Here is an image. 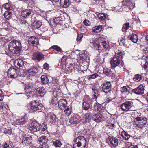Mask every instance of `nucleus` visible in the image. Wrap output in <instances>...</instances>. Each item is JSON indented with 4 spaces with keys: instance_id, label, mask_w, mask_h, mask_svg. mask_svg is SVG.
<instances>
[{
    "instance_id": "obj_39",
    "label": "nucleus",
    "mask_w": 148,
    "mask_h": 148,
    "mask_svg": "<svg viewBox=\"0 0 148 148\" xmlns=\"http://www.w3.org/2000/svg\"><path fill=\"white\" fill-rule=\"evenodd\" d=\"M52 142L53 145L56 147H60L62 145L61 142L57 140H54Z\"/></svg>"
},
{
    "instance_id": "obj_40",
    "label": "nucleus",
    "mask_w": 148,
    "mask_h": 148,
    "mask_svg": "<svg viewBox=\"0 0 148 148\" xmlns=\"http://www.w3.org/2000/svg\"><path fill=\"white\" fill-rule=\"evenodd\" d=\"M92 116V114L90 112L85 114L84 115V121H87L88 119H90Z\"/></svg>"
},
{
    "instance_id": "obj_17",
    "label": "nucleus",
    "mask_w": 148,
    "mask_h": 148,
    "mask_svg": "<svg viewBox=\"0 0 148 148\" xmlns=\"http://www.w3.org/2000/svg\"><path fill=\"white\" fill-rule=\"evenodd\" d=\"M135 120H136V121L140 124L143 125H145L147 122V119L144 116L137 117L135 118Z\"/></svg>"
},
{
    "instance_id": "obj_12",
    "label": "nucleus",
    "mask_w": 148,
    "mask_h": 148,
    "mask_svg": "<svg viewBox=\"0 0 148 148\" xmlns=\"http://www.w3.org/2000/svg\"><path fill=\"white\" fill-rule=\"evenodd\" d=\"M8 76L11 78H15L18 76L17 70L13 67H10L8 71Z\"/></svg>"
},
{
    "instance_id": "obj_61",
    "label": "nucleus",
    "mask_w": 148,
    "mask_h": 148,
    "mask_svg": "<svg viewBox=\"0 0 148 148\" xmlns=\"http://www.w3.org/2000/svg\"><path fill=\"white\" fill-rule=\"evenodd\" d=\"M20 23L21 24H25L26 25H28V23L26 22V21L24 20H21L20 21Z\"/></svg>"
},
{
    "instance_id": "obj_42",
    "label": "nucleus",
    "mask_w": 148,
    "mask_h": 148,
    "mask_svg": "<svg viewBox=\"0 0 148 148\" xmlns=\"http://www.w3.org/2000/svg\"><path fill=\"white\" fill-rule=\"evenodd\" d=\"M142 78V76L140 75L136 74L135 75L133 79L136 82H139L140 81Z\"/></svg>"
},
{
    "instance_id": "obj_27",
    "label": "nucleus",
    "mask_w": 148,
    "mask_h": 148,
    "mask_svg": "<svg viewBox=\"0 0 148 148\" xmlns=\"http://www.w3.org/2000/svg\"><path fill=\"white\" fill-rule=\"evenodd\" d=\"M60 3L61 5H63L64 8L67 7L69 5V0H60Z\"/></svg>"
},
{
    "instance_id": "obj_11",
    "label": "nucleus",
    "mask_w": 148,
    "mask_h": 148,
    "mask_svg": "<svg viewBox=\"0 0 148 148\" xmlns=\"http://www.w3.org/2000/svg\"><path fill=\"white\" fill-rule=\"evenodd\" d=\"M133 103L131 101H129L122 103L120 107L123 110L127 111L133 107Z\"/></svg>"
},
{
    "instance_id": "obj_50",
    "label": "nucleus",
    "mask_w": 148,
    "mask_h": 148,
    "mask_svg": "<svg viewBox=\"0 0 148 148\" xmlns=\"http://www.w3.org/2000/svg\"><path fill=\"white\" fill-rule=\"evenodd\" d=\"M4 104L3 103H0V112L2 114V112L4 111L6 109L5 107L4 106Z\"/></svg>"
},
{
    "instance_id": "obj_44",
    "label": "nucleus",
    "mask_w": 148,
    "mask_h": 148,
    "mask_svg": "<svg viewBox=\"0 0 148 148\" xmlns=\"http://www.w3.org/2000/svg\"><path fill=\"white\" fill-rule=\"evenodd\" d=\"M103 73L107 76H108L112 73L111 70L108 68H106L103 70Z\"/></svg>"
},
{
    "instance_id": "obj_57",
    "label": "nucleus",
    "mask_w": 148,
    "mask_h": 148,
    "mask_svg": "<svg viewBox=\"0 0 148 148\" xmlns=\"http://www.w3.org/2000/svg\"><path fill=\"white\" fill-rule=\"evenodd\" d=\"M4 96L3 92L1 90H0V100H2L3 99Z\"/></svg>"
},
{
    "instance_id": "obj_55",
    "label": "nucleus",
    "mask_w": 148,
    "mask_h": 148,
    "mask_svg": "<svg viewBox=\"0 0 148 148\" xmlns=\"http://www.w3.org/2000/svg\"><path fill=\"white\" fill-rule=\"evenodd\" d=\"M51 47L58 51H60L61 50V49L57 46H52Z\"/></svg>"
},
{
    "instance_id": "obj_2",
    "label": "nucleus",
    "mask_w": 148,
    "mask_h": 148,
    "mask_svg": "<svg viewBox=\"0 0 148 148\" xmlns=\"http://www.w3.org/2000/svg\"><path fill=\"white\" fill-rule=\"evenodd\" d=\"M90 45L93 48L99 50H106L109 47L106 41H103L101 38H98L93 40H90Z\"/></svg>"
},
{
    "instance_id": "obj_19",
    "label": "nucleus",
    "mask_w": 148,
    "mask_h": 148,
    "mask_svg": "<svg viewBox=\"0 0 148 148\" xmlns=\"http://www.w3.org/2000/svg\"><path fill=\"white\" fill-rule=\"evenodd\" d=\"M22 140V143L23 144L28 145L31 143L32 140L30 136L27 135L23 136Z\"/></svg>"
},
{
    "instance_id": "obj_22",
    "label": "nucleus",
    "mask_w": 148,
    "mask_h": 148,
    "mask_svg": "<svg viewBox=\"0 0 148 148\" xmlns=\"http://www.w3.org/2000/svg\"><path fill=\"white\" fill-rule=\"evenodd\" d=\"M120 134L123 139L127 141L128 140L129 138L132 137L127 132L124 130L121 131V132Z\"/></svg>"
},
{
    "instance_id": "obj_28",
    "label": "nucleus",
    "mask_w": 148,
    "mask_h": 148,
    "mask_svg": "<svg viewBox=\"0 0 148 148\" xmlns=\"http://www.w3.org/2000/svg\"><path fill=\"white\" fill-rule=\"evenodd\" d=\"M41 81L43 84H46L48 83L49 79L47 76L45 75H42L41 77Z\"/></svg>"
},
{
    "instance_id": "obj_45",
    "label": "nucleus",
    "mask_w": 148,
    "mask_h": 148,
    "mask_svg": "<svg viewBox=\"0 0 148 148\" xmlns=\"http://www.w3.org/2000/svg\"><path fill=\"white\" fill-rule=\"evenodd\" d=\"M2 131L4 133L11 134L12 132L10 128H3Z\"/></svg>"
},
{
    "instance_id": "obj_52",
    "label": "nucleus",
    "mask_w": 148,
    "mask_h": 148,
    "mask_svg": "<svg viewBox=\"0 0 148 148\" xmlns=\"http://www.w3.org/2000/svg\"><path fill=\"white\" fill-rule=\"evenodd\" d=\"M123 10V8H122V6L121 7H116L114 9V11L119 12H121Z\"/></svg>"
},
{
    "instance_id": "obj_49",
    "label": "nucleus",
    "mask_w": 148,
    "mask_h": 148,
    "mask_svg": "<svg viewBox=\"0 0 148 148\" xmlns=\"http://www.w3.org/2000/svg\"><path fill=\"white\" fill-rule=\"evenodd\" d=\"M142 53L144 56L148 57V47H145L143 49Z\"/></svg>"
},
{
    "instance_id": "obj_5",
    "label": "nucleus",
    "mask_w": 148,
    "mask_h": 148,
    "mask_svg": "<svg viewBox=\"0 0 148 148\" xmlns=\"http://www.w3.org/2000/svg\"><path fill=\"white\" fill-rule=\"evenodd\" d=\"M86 142L85 138L83 136H79L76 138L74 141L73 148H84Z\"/></svg>"
},
{
    "instance_id": "obj_30",
    "label": "nucleus",
    "mask_w": 148,
    "mask_h": 148,
    "mask_svg": "<svg viewBox=\"0 0 148 148\" xmlns=\"http://www.w3.org/2000/svg\"><path fill=\"white\" fill-rule=\"evenodd\" d=\"M48 141V137L45 136L40 137L38 140V143H45L47 142Z\"/></svg>"
},
{
    "instance_id": "obj_13",
    "label": "nucleus",
    "mask_w": 148,
    "mask_h": 148,
    "mask_svg": "<svg viewBox=\"0 0 148 148\" xmlns=\"http://www.w3.org/2000/svg\"><path fill=\"white\" fill-rule=\"evenodd\" d=\"M47 119L52 124H56L58 121L57 116L52 113H50L48 115Z\"/></svg>"
},
{
    "instance_id": "obj_37",
    "label": "nucleus",
    "mask_w": 148,
    "mask_h": 148,
    "mask_svg": "<svg viewBox=\"0 0 148 148\" xmlns=\"http://www.w3.org/2000/svg\"><path fill=\"white\" fill-rule=\"evenodd\" d=\"M65 66L66 69L68 71L71 72L73 71L72 70L73 69L74 67L72 64H67L65 65Z\"/></svg>"
},
{
    "instance_id": "obj_36",
    "label": "nucleus",
    "mask_w": 148,
    "mask_h": 148,
    "mask_svg": "<svg viewBox=\"0 0 148 148\" xmlns=\"http://www.w3.org/2000/svg\"><path fill=\"white\" fill-rule=\"evenodd\" d=\"M4 15L5 18L9 20L12 18V14L11 12L7 11L5 12Z\"/></svg>"
},
{
    "instance_id": "obj_48",
    "label": "nucleus",
    "mask_w": 148,
    "mask_h": 148,
    "mask_svg": "<svg viewBox=\"0 0 148 148\" xmlns=\"http://www.w3.org/2000/svg\"><path fill=\"white\" fill-rule=\"evenodd\" d=\"M129 23H127L123 25L122 28V31L124 32L127 30L129 27Z\"/></svg>"
},
{
    "instance_id": "obj_63",
    "label": "nucleus",
    "mask_w": 148,
    "mask_h": 148,
    "mask_svg": "<svg viewBox=\"0 0 148 148\" xmlns=\"http://www.w3.org/2000/svg\"><path fill=\"white\" fill-rule=\"evenodd\" d=\"M43 67L45 69H48L49 68V64L47 63H45L44 64Z\"/></svg>"
},
{
    "instance_id": "obj_41",
    "label": "nucleus",
    "mask_w": 148,
    "mask_h": 148,
    "mask_svg": "<svg viewBox=\"0 0 148 148\" xmlns=\"http://www.w3.org/2000/svg\"><path fill=\"white\" fill-rule=\"evenodd\" d=\"M57 95L56 96H54L53 97V98L51 100V103L52 104H54L56 105L58 102V100Z\"/></svg>"
},
{
    "instance_id": "obj_31",
    "label": "nucleus",
    "mask_w": 148,
    "mask_h": 148,
    "mask_svg": "<svg viewBox=\"0 0 148 148\" xmlns=\"http://www.w3.org/2000/svg\"><path fill=\"white\" fill-rule=\"evenodd\" d=\"M45 93V90L44 88L43 87H39L36 90L35 93L44 95Z\"/></svg>"
},
{
    "instance_id": "obj_43",
    "label": "nucleus",
    "mask_w": 148,
    "mask_h": 148,
    "mask_svg": "<svg viewBox=\"0 0 148 148\" xmlns=\"http://www.w3.org/2000/svg\"><path fill=\"white\" fill-rule=\"evenodd\" d=\"M2 7L8 10H11L12 9V7L10 5V4L8 3H6L2 5Z\"/></svg>"
},
{
    "instance_id": "obj_46",
    "label": "nucleus",
    "mask_w": 148,
    "mask_h": 148,
    "mask_svg": "<svg viewBox=\"0 0 148 148\" xmlns=\"http://www.w3.org/2000/svg\"><path fill=\"white\" fill-rule=\"evenodd\" d=\"M2 148H13V146L12 144L5 143L3 145Z\"/></svg>"
},
{
    "instance_id": "obj_25",
    "label": "nucleus",
    "mask_w": 148,
    "mask_h": 148,
    "mask_svg": "<svg viewBox=\"0 0 148 148\" xmlns=\"http://www.w3.org/2000/svg\"><path fill=\"white\" fill-rule=\"evenodd\" d=\"M28 42L32 45H36L38 43V39L35 36H32L29 38Z\"/></svg>"
},
{
    "instance_id": "obj_1",
    "label": "nucleus",
    "mask_w": 148,
    "mask_h": 148,
    "mask_svg": "<svg viewBox=\"0 0 148 148\" xmlns=\"http://www.w3.org/2000/svg\"><path fill=\"white\" fill-rule=\"evenodd\" d=\"M123 55V52L121 51H117L115 52V55L111 59V68L116 73L119 72L124 67V63L122 60Z\"/></svg>"
},
{
    "instance_id": "obj_35",
    "label": "nucleus",
    "mask_w": 148,
    "mask_h": 148,
    "mask_svg": "<svg viewBox=\"0 0 148 148\" xmlns=\"http://www.w3.org/2000/svg\"><path fill=\"white\" fill-rule=\"evenodd\" d=\"M130 39L132 42L136 43L138 40V36L136 34H132L130 37Z\"/></svg>"
},
{
    "instance_id": "obj_32",
    "label": "nucleus",
    "mask_w": 148,
    "mask_h": 148,
    "mask_svg": "<svg viewBox=\"0 0 148 148\" xmlns=\"http://www.w3.org/2000/svg\"><path fill=\"white\" fill-rule=\"evenodd\" d=\"M90 106V105L86 102L84 101L82 103V108L83 110H89Z\"/></svg>"
},
{
    "instance_id": "obj_26",
    "label": "nucleus",
    "mask_w": 148,
    "mask_h": 148,
    "mask_svg": "<svg viewBox=\"0 0 148 148\" xmlns=\"http://www.w3.org/2000/svg\"><path fill=\"white\" fill-rule=\"evenodd\" d=\"M102 115L101 114L94 115L92 117V119L96 122H99L101 119Z\"/></svg>"
},
{
    "instance_id": "obj_21",
    "label": "nucleus",
    "mask_w": 148,
    "mask_h": 148,
    "mask_svg": "<svg viewBox=\"0 0 148 148\" xmlns=\"http://www.w3.org/2000/svg\"><path fill=\"white\" fill-rule=\"evenodd\" d=\"M42 23L39 21L35 20L34 21L32 25V28L34 29H36L40 28L41 29Z\"/></svg>"
},
{
    "instance_id": "obj_10",
    "label": "nucleus",
    "mask_w": 148,
    "mask_h": 148,
    "mask_svg": "<svg viewBox=\"0 0 148 148\" xmlns=\"http://www.w3.org/2000/svg\"><path fill=\"white\" fill-rule=\"evenodd\" d=\"M35 85L30 84H27L25 86L24 89L25 91L27 94L33 95L35 94L36 88Z\"/></svg>"
},
{
    "instance_id": "obj_14",
    "label": "nucleus",
    "mask_w": 148,
    "mask_h": 148,
    "mask_svg": "<svg viewBox=\"0 0 148 148\" xmlns=\"http://www.w3.org/2000/svg\"><path fill=\"white\" fill-rule=\"evenodd\" d=\"M132 92L137 95H142L144 93V88L142 85H140L138 87L132 89Z\"/></svg>"
},
{
    "instance_id": "obj_53",
    "label": "nucleus",
    "mask_w": 148,
    "mask_h": 148,
    "mask_svg": "<svg viewBox=\"0 0 148 148\" xmlns=\"http://www.w3.org/2000/svg\"><path fill=\"white\" fill-rule=\"evenodd\" d=\"M38 131H39L40 132H41L42 134H44L47 132V130H46V126L45 125L44 126V127L42 128H40V129L38 130Z\"/></svg>"
},
{
    "instance_id": "obj_6",
    "label": "nucleus",
    "mask_w": 148,
    "mask_h": 148,
    "mask_svg": "<svg viewBox=\"0 0 148 148\" xmlns=\"http://www.w3.org/2000/svg\"><path fill=\"white\" fill-rule=\"evenodd\" d=\"M42 106V104L38 101L34 100L29 104L28 107L29 109L31 111L40 112V110H43Z\"/></svg>"
},
{
    "instance_id": "obj_38",
    "label": "nucleus",
    "mask_w": 148,
    "mask_h": 148,
    "mask_svg": "<svg viewBox=\"0 0 148 148\" xmlns=\"http://www.w3.org/2000/svg\"><path fill=\"white\" fill-rule=\"evenodd\" d=\"M69 122L71 124H75L77 123L78 119L76 117H73L70 119Z\"/></svg>"
},
{
    "instance_id": "obj_56",
    "label": "nucleus",
    "mask_w": 148,
    "mask_h": 148,
    "mask_svg": "<svg viewBox=\"0 0 148 148\" xmlns=\"http://www.w3.org/2000/svg\"><path fill=\"white\" fill-rule=\"evenodd\" d=\"M49 145L47 144L43 143L39 147V148H49Z\"/></svg>"
},
{
    "instance_id": "obj_58",
    "label": "nucleus",
    "mask_w": 148,
    "mask_h": 148,
    "mask_svg": "<svg viewBox=\"0 0 148 148\" xmlns=\"http://www.w3.org/2000/svg\"><path fill=\"white\" fill-rule=\"evenodd\" d=\"M89 22L90 21L88 20L85 19L83 23L85 26H88L90 25V24H89Z\"/></svg>"
},
{
    "instance_id": "obj_59",
    "label": "nucleus",
    "mask_w": 148,
    "mask_h": 148,
    "mask_svg": "<svg viewBox=\"0 0 148 148\" xmlns=\"http://www.w3.org/2000/svg\"><path fill=\"white\" fill-rule=\"evenodd\" d=\"M31 137H32V140L33 138H34V140H36L37 139H38V136L36 135V134H33L31 136H30Z\"/></svg>"
},
{
    "instance_id": "obj_8",
    "label": "nucleus",
    "mask_w": 148,
    "mask_h": 148,
    "mask_svg": "<svg viewBox=\"0 0 148 148\" xmlns=\"http://www.w3.org/2000/svg\"><path fill=\"white\" fill-rule=\"evenodd\" d=\"M123 3L122 8H123V10L126 12L132 10L134 6V4L130 0H123Z\"/></svg>"
},
{
    "instance_id": "obj_3",
    "label": "nucleus",
    "mask_w": 148,
    "mask_h": 148,
    "mask_svg": "<svg viewBox=\"0 0 148 148\" xmlns=\"http://www.w3.org/2000/svg\"><path fill=\"white\" fill-rule=\"evenodd\" d=\"M9 51L13 54L19 53L21 49V42L17 40H14L11 41L9 44Z\"/></svg>"
},
{
    "instance_id": "obj_15",
    "label": "nucleus",
    "mask_w": 148,
    "mask_h": 148,
    "mask_svg": "<svg viewBox=\"0 0 148 148\" xmlns=\"http://www.w3.org/2000/svg\"><path fill=\"white\" fill-rule=\"evenodd\" d=\"M111 89V83L108 82L105 83L103 84L102 89L103 91L105 93H108L110 91Z\"/></svg>"
},
{
    "instance_id": "obj_33",
    "label": "nucleus",
    "mask_w": 148,
    "mask_h": 148,
    "mask_svg": "<svg viewBox=\"0 0 148 148\" xmlns=\"http://www.w3.org/2000/svg\"><path fill=\"white\" fill-rule=\"evenodd\" d=\"M92 108L94 110L96 111H98V108L100 106V105L96 101H93L91 104Z\"/></svg>"
},
{
    "instance_id": "obj_4",
    "label": "nucleus",
    "mask_w": 148,
    "mask_h": 148,
    "mask_svg": "<svg viewBox=\"0 0 148 148\" xmlns=\"http://www.w3.org/2000/svg\"><path fill=\"white\" fill-rule=\"evenodd\" d=\"M58 106L60 109L64 110V112L67 115H70L71 109V106H68L67 107V103L66 100L62 99L59 101L58 102Z\"/></svg>"
},
{
    "instance_id": "obj_34",
    "label": "nucleus",
    "mask_w": 148,
    "mask_h": 148,
    "mask_svg": "<svg viewBox=\"0 0 148 148\" xmlns=\"http://www.w3.org/2000/svg\"><path fill=\"white\" fill-rule=\"evenodd\" d=\"M92 29L94 33H99L101 31L102 29V26L99 25L95 26L92 28Z\"/></svg>"
},
{
    "instance_id": "obj_16",
    "label": "nucleus",
    "mask_w": 148,
    "mask_h": 148,
    "mask_svg": "<svg viewBox=\"0 0 148 148\" xmlns=\"http://www.w3.org/2000/svg\"><path fill=\"white\" fill-rule=\"evenodd\" d=\"M32 58L33 60L40 61V60L44 59V55L41 53L37 52L34 53L32 56Z\"/></svg>"
},
{
    "instance_id": "obj_62",
    "label": "nucleus",
    "mask_w": 148,
    "mask_h": 148,
    "mask_svg": "<svg viewBox=\"0 0 148 148\" xmlns=\"http://www.w3.org/2000/svg\"><path fill=\"white\" fill-rule=\"evenodd\" d=\"M82 37L83 35L82 34H78L77 38V41L80 40Z\"/></svg>"
},
{
    "instance_id": "obj_24",
    "label": "nucleus",
    "mask_w": 148,
    "mask_h": 148,
    "mask_svg": "<svg viewBox=\"0 0 148 148\" xmlns=\"http://www.w3.org/2000/svg\"><path fill=\"white\" fill-rule=\"evenodd\" d=\"M24 64V61L21 59H18L15 60L14 61V65L18 68L23 66Z\"/></svg>"
},
{
    "instance_id": "obj_47",
    "label": "nucleus",
    "mask_w": 148,
    "mask_h": 148,
    "mask_svg": "<svg viewBox=\"0 0 148 148\" xmlns=\"http://www.w3.org/2000/svg\"><path fill=\"white\" fill-rule=\"evenodd\" d=\"M97 16L99 19L101 20H104L106 18V15L103 13H99Z\"/></svg>"
},
{
    "instance_id": "obj_20",
    "label": "nucleus",
    "mask_w": 148,
    "mask_h": 148,
    "mask_svg": "<svg viewBox=\"0 0 148 148\" xmlns=\"http://www.w3.org/2000/svg\"><path fill=\"white\" fill-rule=\"evenodd\" d=\"M108 139L110 144L113 146H116L118 145L119 140L116 137L109 136Z\"/></svg>"
},
{
    "instance_id": "obj_60",
    "label": "nucleus",
    "mask_w": 148,
    "mask_h": 148,
    "mask_svg": "<svg viewBox=\"0 0 148 148\" xmlns=\"http://www.w3.org/2000/svg\"><path fill=\"white\" fill-rule=\"evenodd\" d=\"M119 41H120V43H122L123 45H125V40L124 38H120Z\"/></svg>"
},
{
    "instance_id": "obj_23",
    "label": "nucleus",
    "mask_w": 148,
    "mask_h": 148,
    "mask_svg": "<svg viewBox=\"0 0 148 148\" xmlns=\"http://www.w3.org/2000/svg\"><path fill=\"white\" fill-rule=\"evenodd\" d=\"M31 10L27 9L22 11L21 14V16L24 18H27L31 14Z\"/></svg>"
},
{
    "instance_id": "obj_9",
    "label": "nucleus",
    "mask_w": 148,
    "mask_h": 148,
    "mask_svg": "<svg viewBox=\"0 0 148 148\" xmlns=\"http://www.w3.org/2000/svg\"><path fill=\"white\" fill-rule=\"evenodd\" d=\"M41 127V125L34 121L30 124L29 129L31 132H35L38 131V130H39Z\"/></svg>"
},
{
    "instance_id": "obj_7",
    "label": "nucleus",
    "mask_w": 148,
    "mask_h": 148,
    "mask_svg": "<svg viewBox=\"0 0 148 148\" xmlns=\"http://www.w3.org/2000/svg\"><path fill=\"white\" fill-rule=\"evenodd\" d=\"M73 54L76 58L77 62L79 63H82L86 60L85 54L78 50H76L73 53Z\"/></svg>"
},
{
    "instance_id": "obj_51",
    "label": "nucleus",
    "mask_w": 148,
    "mask_h": 148,
    "mask_svg": "<svg viewBox=\"0 0 148 148\" xmlns=\"http://www.w3.org/2000/svg\"><path fill=\"white\" fill-rule=\"evenodd\" d=\"M98 76V74L96 73L93 74L92 75H90L88 77V79H94L97 77Z\"/></svg>"
},
{
    "instance_id": "obj_18",
    "label": "nucleus",
    "mask_w": 148,
    "mask_h": 148,
    "mask_svg": "<svg viewBox=\"0 0 148 148\" xmlns=\"http://www.w3.org/2000/svg\"><path fill=\"white\" fill-rule=\"evenodd\" d=\"M131 88L128 86L122 87L120 88V91L122 95H125V97L128 95L130 92Z\"/></svg>"
},
{
    "instance_id": "obj_54",
    "label": "nucleus",
    "mask_w": 148,
    "mask_h": 148,
    "mask_svg": "<svg viewBox=\"0 0 148 148\" xmlns=\"http://www.w3.org/2000/svg\"><path fill=\"white\" fill-rule=\"evenodd\" d=\"M79 30L82 33H84L86 31V28L84 25L82 26L79 28Z\"/></svg>"
},
{
    "instance_id": "obj_64",
    "label": "nucleus",
    "mask_w": 148,
    "mask_h": 148,
    "mask_svg": "<svg viewBox=\"0 0 148 148\" xmlns=\"http://www.w3.org/2000/svg\"><path fill=\"white\" fill-rule=\"evenodd\" d=\"M92 89L95 94H97L98 92V90L96 89L95 87L92 88Z\"/></svg>"
},
{
    "instance_id": "obj_29",
    "label": "nucleus",
    "mask_w": 148,
    "mask_h": 148,
    "mask_svg": "<svg viewBox=\"0 0 148 148\" xmlns=\"http://www.w3.org/2000/svg\"><path fill=\"white\" fill-rule=\"evenodd\" d=\"M27 119L26 116L21 118L17 120L16 122L19 125H22L25 123L27 121Z\"/></svg>"
}]
</instances>
